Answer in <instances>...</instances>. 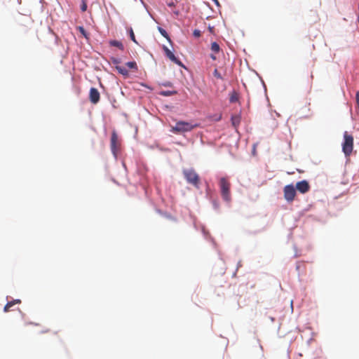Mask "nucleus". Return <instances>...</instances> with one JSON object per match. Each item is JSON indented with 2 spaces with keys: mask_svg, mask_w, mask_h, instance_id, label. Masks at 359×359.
Masks as SVG:
<instances>
[{
  "mask_svg": "<svg viewBox=\"0 0 359 359\" xmlns=\"http://www.w3.org/2000/svg\"><path fill=\"white\" fill-rule=\"evenodd\" d=\"M183 175L187 183L193 185L197 189L199 188L200 177L194 169H184L183 170Z\"/></svg>",
  "mask_w": 359,
  "mask_h": 359,
  "instance_id": "nucleus-1",
  "label": "nucleus"
},
{
  "mask_svg": "<svg viewBox=\"0 0 359 359\" xmlns=\"http://www.w3.org/2000/svg\"><path fill=\"white\" fill-rule=\"evenodd\" d=\"M220 192L222 198L229 203L231 200V183L226 177H222L219 180Z\"/></svg>",
  "mask_w": 359,
  "mask_h": 359,
  "instance_id": "nucleus-2",
  "label": "nucleus"
},
{
  "mask_svg": "<svg viewBox=\"0 0 359 359\" xmlns=\"http://www.w3.org/2000/svg\"><path fill=\"white\" fill-rule=\"evenodd\" d=\"M353 149V137L348 132L344 133V142L342 143V151L346 157L351 156Z\"/></svg>",
  "mask_w": 359,
  "mask_h": 359,
  "instance_id": "nucleus-3",
  "label": "nucleus"
},
{
  "mask_svg": "<svg viewBox=\"0 0 359 359\" xmlns=\"http://www.w3.org/2000/svg\"><path fill=\"white\" fill-rule=\"evenodd\" d=\"M198 124H193L191 122L178 121L175 126L172 127L171 131L175 133L189 132L198 127Z\"/></svg>",
  "mask_w": 359,
  "mask_h": 359,
  "instance_id": "nucleus-4",
  "label": "nucleus"
},
{
  "mask_svg": "<svg viewBox=\"0 0 359 359\" xmlns=\"http://www.w3.org/2000/svg\"><path fill=\"white\" fill-rule=\"evenodd\" d=\"M110 148L114 156L117 158L121 149V142L118 140V135L115 130H114L111 133L110 140Z\"/></svg>",
  "mask_w": 359,
  "mask_h": 359,
  "instance_id": "nucleus-5",
  "label": "nucleus"
},
{
  "mask_svg": "<svg viewBox=\"0 0 359 359\" xmlns=\"http://www.w3.org/2000/svg\"><path fill=\"white\" fill-rule=\"evenodd\" d=\"M284 198L287 202H292L296 196V189L292 184L286 185L283 189Z\"/></svg>",
  "mask_w": 359,
  "mask_h": 359,
  "instance_id": "nucleus-6",
  "label": "nucleus"
},
{
  "mask_svg": "<svg viewBox=\"0 0 359 359\" xmlns=\"http://www.w3.org/2000/svg\"><path fill=\"white\" fill-rule=\"evenodd\" d=\"M163 49L165 52V55L172 61L174 63L178 65L180 67H184V65H183V63L179 60L177 59L175 55L173 54V53L166 46H163Z\"/></svg>",
  "mask_w": 359,
  "mask_h": 359,
  "instance_id": "nucleus-7",
  "label": "nucleus"
},
{
  "mask_svg": "<svg viewBox=\"0 0 359 359\" xmlns=\"http://www.w3.org/2000/svg\"><path fill=\"white\" fill-rule=\"evenodd\" d=\"M100 99V94L98 91V90L95 88H91L90 89L89 93V100L91 102V103L95 104H97Z\"/></svg>",
  "mask_w": 359,
  "mask_h": 359,
  "instance_id": "nucleus-8",
  "label": "nucleus"
},
{
  "mask_svg": "<svg viewBox=\"0 0 359 359\" xmlns=\"http://www.w3.org/2000/svg\"><path fill=\"white\" fill-rule=\"evenodd\" d=\"M296 189L301 194H305L309 191L310 185L306 180H302L296 184Z\"/></svg>",
  "mask_w": 359,
  "mask_h": 359,
  "instance_id": "nucleus-9",
  "label": "nucleus"
},
{
  "mask_svg": "<svg viewBox=\"0 0 359 359\" xmlns=\"http://www.w3.org/2000/svg\"><path fill=\"white\" fill-rule=\"evenodd\" d=\"M21 301L20 299H15L11 302H8L4 306V312L9 311L10 309L14 306L15 304H20Z\"/></svg>",
  "mask_w": 359,
  "mask_h": 359,
  "instance_id": "nucleus-10",
  "label": "nucleus"
},
{
  "mask_svg": "<svg viewBox=\"0 0 359 359\" xmlns=\"http://www.w3.org/2000/svg\"><path fill=\"white\" fill-rule=\"evenodd\" d=\"M109 44L111 46L117 47L120 50H123V48H124L123 43L119 41L111 40L109 41Z\"/></svg>",
  "mask_w": 359,
  "mask_h": 359,
  "instance_id": "nucleus-11",
  "label": "nucleus"
},
{
  "mask_svg": "<svg viewBox=\"0 0 359 359\" xmlns=\"http://www.w3.org/2000/svg\"><path fill=\"white\" fill-rule=\"evenodd\" d=\"M210 49H211L212 53H214L215 54H217V53H218L219 52L220 47H219V44L217 42H212L211 43Z\"/></svg>",
  "mask_w": 359,
  "mask_h": 359,
  "instance_id": "nucleus-12",
  "label": "nucleus"
},
{
  "mask_svg": "<svg viewBox=\"0 0 359 359\" xmlns=\"http://www.w3.org/2000/svg\"><path fill=\"white\" fill-rule=\"evenodd\" d=\"M177 93V92L176 90H162L159 93L161 95L165 97L174 95H176Z\"/></svg>",
  "mask_w": 359,
  "mask_h": 359,
  "instance_id": "nucleus-13",
  "label": "nucleus"
},
{
  "mask_svg": "<svg viewBox=\"0 0 359 359\" xmlns=\"http://www.w3.org/2000/svg\"><path fill=\"white\" fill-rule=\"evenodd\" d=\"M116 68L121 74H122L125 76H128V74H129L128 71L125 67L117 66Z\"/></svg>",
  "mask_w": 359,
  "mask_h": 359,
  "instance_id": "nucleus-14",
  "label": "nucleus"
},
{
  "mask_svg": "<svg viewBox=\"0 0 359 359\" xmlns=\"http://www.w3.org/2000/svg\"><path fill=\"white\" fill-rule=\"evenodd\" d=\"M126 66L130 69H134L135 71L137 70V65L135 61L126 62Z\"/></svg>",
  "mask_w": 359,
  "mask_h": 359,
  "instance_id": "nucleus-15",
  "label": "nucleus"
},
{
  "mask_svg": "<svg viewBox=\"0 0 359 359\" xmlns=\"http://www.w3.org/2000/svg\"><path fill=\"white\" fill-rule=\"evenodd\" d=\"M77 29L85 38H88V34L86 32L85 29L83 27L79 26L77 27Z\"/></svg>",
  "mask_w": 359,
  "mask_h": 359,
  "instance_id": "nucleus-16",
  "label": "nucleus"
},
{
  "mask_svg": "<svg viewBox=\"0 0 359 359\" xmlns=\"http://www.w3.org/2000/svg\"><path fill=\"white\" fill-rule=\"evenodd\" d=\"M232 124L236 127L240 123V118L237 116L231 117Z\"/></svg>",
  "mask_w": 359,
  "mask_h": 359,
  "instance_id": "nucleus-17",
  "label": "nucleus"
},
{
  "mask_svg": "<svg viewBox=\"0 0 359 359\" xmlns=\"http://www.w3.org/2000/svg\"><path fill=\"white\" fill-rule=\"evenodd\" d=\"M87 0H81V10L82 12H85L87 10Z\"/></svg>",
  "mask_w": 359,
  "mask_h": 359,
  "instance_id": "nucleus-18",
  "label": "nucleus"
},
{
  "mask_svg": "<svg viewBox=\"0 0 359 359\" xmlns=\"http://www.w3.org/2000/svg\"><path fill=\"white\" fill-rule=\"evenodd\" d=\"M129 34H130V37L131 40L133 41H134L135 43H137V41H136V39H135V34H134L133 30L132 28L130 29Z\"/></svg>",
  "mask_w": 359,
  "mask_h": 359,
  "instance_id": "nucleus-19",
  "label": "nucleus"
},
{
  "mask_svg": "<svg viewBox=\"0 0 359 359\" xmlns=\"http://www.w3.org/2000/svg\"><path fill=\"white\" fill-rule=\"evenodd\" d=\"M158 30L160 32V33L164 36L165 37L166 39H168V40H170V38L168 36V33L166 32V31L165 29H163V28L161 27H159L158 28Z\"/></svg>",
  "mask_w": 359,
  "mask_h": 359,
  "instance_id": "nucleus-20",
  "label": "nucleus"
},
{
  "mask_svg": "<svg viewBox=\"0 0 359 359\" xmlns=\"http://www.w3.org/2000/svg\"><path fill=\"white\" fill-rule=\"evenodd\" d=\"M213 75L215 77L219 79H221L222 80L223 79V77L222 76L221 74L218 72V70L217 69H215L213 72Z\"/></svg>",
  "mask_w": 359,
  "mask_h": 359,
  "instance_id": "nucleus-21",
  "label": "nucleus"
},
{
  "mask_svg": "<svg viewBox=\"0 0 359 359\" xmlns=\"http://www.w3.org/2000/svg\"><path fill=\"white\" fill-rule=\"evenodd\" d=\"M193 35L196 38H198L201 36V32L198 29H194L193 32Z\"/></svg>",
  "mask_w": 359,
  "mask_h": 359,
  "instance_id": "nucleus-22",
  "label": "nucleus"
},
{
  "mask_svg": "<svg viewBox=\"0 0 359 359\" xmlns=\"http://www.w3.org/2000/svg\"><path fill=\"white\" fill-rule=\"evenodd\" d=\"M237 100H238V97H237L236 95H232L230 97L231 102H235L237 101Z\"/></svg>",
  "mask_w": 359,
  "mask_h": 359,
  "instance_id": "nucleus-23",
  "label": "nucleus"
},
{
  "mask_svg": "<svg viewBox=\"0 0 359 359\" xmlns=\"http://www.w3.org/2000/svg\"><path fill=\"white\" fill-rule=\"evenodd\" d=\"M210 57L213 60H215L217 59L216 56H215V54L213 53L212 54L210 55Z\"/></svg>",
  "mask_w": 359,
  "mask_h": 359,
  "instance_id": "nucleus-24",
  "label": "nucleus"
},
{
  "mask_svg": "<svg viewBox=\"0 0 359 359\" xmlns=\"http://www.w3.org/2000/svg\"><path fill=\"white\" fill-rule=\"evenodd\" d=\"M167 5L169 7L175 6V4H174V3L172 1L168 3Z\"/></svg>",
  "mask_w": 359,
  "mask_h": 359,
  "instance_id": "nucleus-25",
  "label": "nucleus"
},
{
  "mask_svg": "<svg viewBox=\"0 0 359 359\" xmlns=\"http://www.w3.org/2000/svg\"><path fill=\"white\" fill-rule=\"evenodd\" d=\"M163 86H172V84L170 82H167L166 83H164Z\"/></svg>",
  "mask_w": 359,
  "mask_h": 359,
  "instance_id": "nucleus-26",
  "label": "nucleus"
},
{
  "mask_svg": "<svg viewBox=\"0 0 359 359\" xmlns=\"http://www.w3.org/2000/svg\"><path fill=\"white\" fill-rule=\"evenodd\" d=\"M214 207L217 209L219 208V204L217 202H214Z\"/></svg>",
  "mask_w": 359,
  "mask_h": 359,
  "instance_id": "nucleus-27",
  "label": "nucleus"
},
{
  "mask_svg": "<svg viewBox=\"0 0 359 359\" xmlns=\"http://www.w3.org/2000/svg\"><path fill=\"white\" fill-rule=\"evenodd\" d=\"M212 1L215 3V4H217V6H219V1H218V0H212Z\"/></svg>",
  "mask_w": 359,
  "mask_h": 359,
  "instance_id": "nucleus-28",
  "label": "nucleus"
},
{
  "mask_svg": "<svg viewBox=\"0 0 359 359\" xmlns=\"http://www.w3.org/2000/svg\"><path fill=\"white\" fill-rule=\"evenodd\" d=\"M313 74H311V81L313 80Z\"/></svg>",
  "mask_w": 359,
  "mask_h": 359,
  "instance_id": "nucleus-29",
  "label": "nucleus"
}]
</instances>
